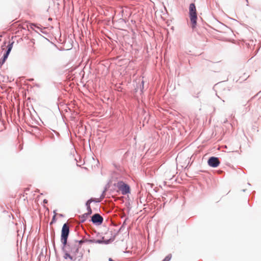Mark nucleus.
Here are the masks:
<instances>
[{
    "label": "nucleus",
    "instance_id": "14",
    "mask_svg": "<svg viewBox=\"0 0 261 261\" xmlns=\"http://www.w3.org/2000/svg\"><path fill=\"white\" fill-rule=\"evenodd\" d=\"M102 242V241L101 240H95V243H98V244H100Z\"/></svg>",
    "mask_w": 261,
    "mask_h": 261
},
{
    "label": "nucleus",
    "instance_id": "15",
    "mask_svg": "<svg viewBox=\"0 0 261 261\" xmlns=\"http://www.w3.org/2000/svg\"><path fill=\"white\" fill-rule=\"evenodd\" d=\"M5 61H6V60H4L3 59L1 60H0V65H3L5 63Z\"/></svg>",
    "mask_w": 261,
    "mask_h": 261
},
{
    "label": "nucleus",
    "instance_id": "2",
    "mask_svg": "<svg viewBox=\"0 0 261 261\" xmlns=\"http://www.w3.org/2000/svg\"><path fill=\"white\" fill-rule=\"evenodd\" d=\"M189 15L190 20L192 24V28H195L197 23V12L196 7L194 4L192 3L189 6Z\"/></svg>",
    "mask_w": 261,
    "mask_h": 261
},
{
    "label": "nucleus",
    "instance_id": "10",
    "mask_svg": "<svg viewBox=\"0 0 261 261\" xmlns=\"http://www.w3.org/2000/svg\"><path fill=\"white\" fill-rule=\"evenodd\" d=\"M86 206L87 208L88 211V214H91L92 213V210L90 207V205H89V202H86Z\"/></svg>",
    "mask_w": 261,
    "mask_h": 261
},
{
    "label": "nucleus",
    "instance_id": "3",
    "mask_svg": "<svg viewBox=\"0 0 261 261\" xmlns=\"http://www.w3.org/2000/svg\"><path fill=\"white\" fill-rule=\"evenodd\" d=\"M69 232V226L67 224H64L62 227L61 233V241L65 246L67 244L68 236Z\"/></svg>",
    "mask_w": 261,
    "mask_h": 261
},
{
    "label": "nucleus",
    "instance_id": "17",
    "mask_svg": "<svg viewBox=\"0 0 261 261\" xmlns=\"http://www.w3.org/2000/svg\"><path fill=\"white\" fill-rule=\"evenodd\" d=\"M44 202H45V203H46V202H47V201H46V200H44Z\"/></svg>",
    "mask_w": 261,
    "mask_h": 261
},
{
    "label": "nucleus",
    "instance_id": "12",
    "mask_svg": "<svg viewBox=\"0 0 261 261\" xmlns=\"http://www.w3.org/2000/svg\"><path fill=\"white\" fill-rule=\"evenodd\" d=\"M84 241V242H88L91 243H95V240H85Z\"/></svg>",
    "mask_w": 261,
    "mask_h": 261
},
{
    "label": "nucleus",
    "instance_id": "7",
    "mask_svg": "<svg viewBox=\"0 0 261 261\" xmlns=\"http://www.w3.org/2000/svg\"><path fill=\"white\" fill-rule=\"evenodd\" d=\"M12 46H13V43L10 44L8 45V49H7L6 53L4 54L3 58L4 60H6V59H7V58L12 48Z\"/></svg>",
    "mask_w": 261,
    "mask_h": 261
},
{
    "label": "nucleus",
    "instance_id": "1",
    "mask_svg": "<svg viewBox=\"0 0 261 261\" xmlns=\"http://www.w3.org/2000/svg\"><path fill=\"white\" fill-rule=\"evenodd\" d=\"M84 242L83 240L81 241H74L68 245L69 252L72 254L76 260L79 261L83 257V253L79 251L82 244Z\"/></svg>",
    "mask_w": 261,
    "mask_h": 261
},
{
    "label": "nucleus",
    "instance_id": "16",
    "mask_svg": "<svg viewBox=\"0 0 261 261\" xmlns=\"http://www.w3.org/2000/svg\"><path fill=\"white\" fill-rule=\"evenodd\" d=\"M109 260V261H113V260L111 258H110Z\"/></svg>",
    "mask_w": 261,
    "mask_h": 261
},
{
    "label": "nucleus",
    "instance_id": "6",
    "mask_svg": "<svg viewBox=\"0 0 261 261\" xmlns=\"http://www.w3.org/2000/svg\"><path fill=\"white\" fill-rule=\"evenodd\" d=\"M119 189L123 195H125L129 193V186L124 183H122L119 185Z\"/></svg>",
    "mask_w": 261,
    "mask_h": 261
},
{
    "label": "nucleus",
    "instance_id": "13",
    "mask_svg": "<svg viewBox=\"0 0 261 261\" xmlns=\"http://www.w3.org/2000/svg\"><path fill=\"white\" fill-rule=\"evenodd\" d=\"M55 221H56V215H54V216H53V219H52L51 221V222H50V225H52V224H53V223H54Z\"/></svg>",
    "mask_w": 261,
    "mask_h": 261
},
{
    "label": "nucleus",
    "instance_id": "9",
    "mask_svg": "<svg viewBox=\"0 0 261 261\" xmlns=\"http://www.w3.org/2000/svg\"><path fill=\"white\" fill-rule=\"evenodd\" d=\"M102 198L99 199H96V198H91L89 200H88L87 202H89V205H90V203L92 202H99L101 201Z\"/></svg>",
    "mask_w": 261,
    "mask_h": 261
},
{
    "label": "nucleus",
    "instance_id": "8",
    "mask_svg": "<svg viewBox=\"0 0 261 261\" xmlns=\"http://www.w3.org/2000/svg\"><path fill=\"white\" fill-rule=\"evenodd\" d=\"M64 258L65 259H67V258H69L71 260H76V259H75V257L72 255L69 252V251H67L64 254Z\"/></svg>",
    "mask_w": 261,
    "mask_h": 261
},
{
    "label": "nucleus",
    "instance_id": "5",
    "mask_svg": "<svg viewBox=\"0 0 261 261\" xmlns=\"http://www.w3.org/2000/svg\"><path fill=\"white\" fill-rule=\"evenodd\" d=\"M91 220L94 224H100L102 223L103 218L99 214H96L92 217Z\"/></svg>",
    "mask_w": 261,
    "mask_h": 261
},
{
    "label": "nucleus",
    "instance_id": "11",
    "mask_svg": "<svg viewBox=\"0 0 261 261\" xmlns=\"http://www.w3.org/2000/svg\"><path fill=\"white\" fill-rule=\"evenodd\" d=\"M171 254L168 255L162 261H169L171 258Z\"/></svg>",
    "mask_w": 261,
    "mask_h": 261
},
{
    "label": "nucleus",
    "instance_id": "4",
    "mask_svg": "<svg viewBox=\"0 0 261 261\" xmlns=\"http://www.w3.org/2000/svg\"><path fill=\"white\" fill-rule=\"evenodd\" d=\"M208 165L212 167H217L220 164V161L217 158L211 157L207 162Z\"/></svg>",
    "mask_w": 261,
    "mask_h": 261
}]
</instances>
